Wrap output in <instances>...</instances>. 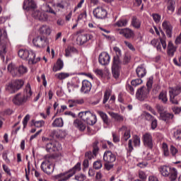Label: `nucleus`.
<instances>
[{
  "label": "nucleus",
  "mask_w": 181,
  "mask_h": 181,
  "mask_svg": "<svg viewBox=\"0 0 181 181\" xmlns=\"http://www.w3.org/2000/svg\"><path fill=\"white\" fill-rule=\"evenodd\" d=\"M114 52L116 53V56L113 59V64L112 66V73L115 78H118L119 77V73L121 72V66L122 62L119 59V57L122 56L121 49L117 47H115L113 48Z\"/></svg>",
  "instance_id": "f257e3e1"
},
{
  "label": "nucleus",
  "mask_w": 181,
  "mask_h": 181,
  "mask_svg": "<svg viewBox=\"0 0 181 181\" xmlns=\"http://www.w3.org/2000/svg\"><path fill=\"white\" fill-rule=\"evenodd\" d=\"M18 56L23 60H28V64H36L40 62V58H36V54L32 50L21 49L18 51Z\"/></svg>",
  "instance_id": "f03ea898"
},
{
  "label": "nucleus",
  "mask_w": 181,
  "mask_h": 181,
  "mask_svg": "<svg viewBox=\"0 0 181 181\" xmlns=\"http://www.w3.org/2000/svg\"><path fill=\"white\" fill-rule=\"evenodd\" d=\"M7 70L13 77H21V76L28 73V67L26 66L21 64L18 66L13 63L8 64Z\"/></svg>",
  "instance_id": "7ed1b4c3"
},
{
  "label": "nucleus",
  "mask_w": 181,
  "mask_h": 181,
  "mask_svg": "<svg viewBox=\"0 0 181 181\" xmlns=\"http://www.w3.org/2000/svg\"><path fill=\"white\" fill-rule=\"evenodd\" d=\"M158 170L162 176L168 177L170 181H175L177 179V170L175 168L162 165L158 168Z\"/></svg>",
  "instance_id": "20e7f679"
},
{
  "label": "nucleus",
  "mask_w": 181,
  "mask_h": 181,
  "mask_svg": "<svg viewBox=\"0 0 181 181\" xmlns=\"http://www.w3.org/2000/svg\"><path fill=\"white\" fill-rule=\"evenodd\" d=\"M42 148H45L47 152H57L62 149V145L57 141H50L49 138L42 137Z\"/></svg>",
  "instance_id": "39448f33"
},
{
  "label": "nucleus",
  "mask_w": 181,
  "mask_h": 181,
  "mask_svg": "<svg viewBox=\"0 0 181 181\" xmlns=\"http://www.w3.org/2000/svg\"><path fill=\"white\" fill-rule=\"evenodd\" d=\"M54 158L50 156H45V160L41 164V169L47 175H52L54 172Z\"/></svg>",
  "instance_id": "423d86ee"
},
{
  "label": "nucleus",
  "mask_w": 181,
  "mask_h": 181,
  "mask_svg": "<svg viewBox=\"0 0 181 181\" xmlns=\"http://www.w3.org/2000/svg\"><path fill=\"white\" fill-rule=\"evenodd\" d=\"M78 117L88 125H94L97 122V116L90 111L81 112Z\"/></svg>",
  "instance_id": "0eeeda50"
},
{
  "label": "nucleus",
  "mask_w": 181,
  "mask_h": 181,
  "mask_svg": "<svg viewBox=\"0 0 181 181\" xmlns=\"http://www.w3.org/2000/svg\"><path fill=\"white\" fill-rule=\"evenodd\" d=\"M25 82L22 79L11 81L6 86V90L12 94L16 93L18 90H21Z\"/></svg>",
  "instance_id": "6e6552de"
},
{
  "label": "nucleus",
  "mask_w": 181,
  "mask_h": 181,
  "mask_svg": "<svg viewBox=\"0 0 181 181\" xmlns=\"http://www.w3.org/2000/svg\"><path fill=\"white\" fill-rule=\"evenodd\" d=\"M181 93V86H175L174 88H170L169 89V95H170V101L172 104H179V100L180 98L179 97V94Z\"/></svg>",
  "instance_id": "1a4fd4ad"
},
{
  "label": "nucleus",
  "mask_w": 181,
  "mask_h": 181,
  "mask_svg": "<svg viewBox=\"0 0 181 181\" xmlns=\"http://www.w3.org/2000/svg\"><path fill=\"white\" fill-rule=\"evenodd\" d=\"M2 37L4 39L8 37L6 28H0V55L5 54L6 49H8V43L6 40H2Z\"/></svg>",
  "instance_id": "9d476101"
},
{
  "label": "nucleus",
  "mask_w": 181,
  "mask_h": 181,
  "mask_svg": "<svg viewBox=\"0 0 181 181\" xmlns=\"http://www.w3.org/2000/svg\"><path fill=\"white\" fill-rule=\"evenodd\" d=\"M32 16L33 18H35V19H37L41 22H46L48 18L47 14L41 10H33L32 12Z\"/></svg>",
  "instance_id": "9b49d317"
},
{
  "label": "nucleus",
  "mask_w": 181,
  "mask_h": 181,
  "mask_svg": "<svg viewBox=\"0 0 181 181\" xmlns=\"http://www.w3.org/2000/svg\"><path fill=\"white\" fill-rule=\"evenodd\" d=\"M107 13V10L103 7L99 6L93 10V15L97 19H105Z\"/></svg>",
  "instance_id": "f8f14e48"
},
{
  "label": "nucleus",
  "mask_w": 181,
  "mask_h": 181,
  "mask_svg": "<svg viewBox=\"0 0 181 181\" xmlns=\"http://www.w3.org/2000/svg\"><path fill=\"white\" fill-rule=\"evenodd\" d=\"M149 91V89L146 88V87H141L137 90L136 97L139 100V101H144V100L148 97Z\"/></svg>",
  "instance_id": "ddd939ff"
},
{
  "label": "nucleus",
  "mask_w": 181,
  "mask_h": 181,
  "mask_svg": "<svg viewBox=\"0 0 181 181\" xmlns=\"http://www.w3.org/2000/svg\"><path fill=\"white\" fill-rule=\"evenodd\" d=\"M117 160V156L110 151H107L103 154V160L106 163H114Z\"/></svg>",
  "instance_id": "4468645a"
},
{
  "label": "nucleus",
  "mask_w": 181,
  "mask_h": 181,
  "mask_svg": "<svg viewBox=\"0 0 181 181\" xmlns=\"http://www.w3.org/2000/svg\"><path fill=\"white\" fill-rule=\"evenodd\" d=\"M33 44L35 47H45L46 46V37L37 36L33 40Z\"/></svg>",
  "instance_id": "2eb2a0df"
},
{
  "label": "nucleus",
  "mask_w": 181,
  "mask_h": 181,
  "mask_svg": "<svg viewBox=\"0 0 181 181\" xmlns=\"http://www.w3.org/2000/svg\"><path fill=\"white\" fill-rule=\"evenodd\" d=\"M111 60V57H110V54L108 53L104 52L100 54L99 55V63L102 66H107L110 64V62Z\"/></svg>",
  "instance_id": "dca6fc26"
},
{
  "label": "nucleus",
  "mask_w": 181,
  "mask_h": 181,
  "mask_svg": "<svg viewBox=\"0 0 181 181\" xmlns=\"http://www.w3.org/2000/svg\"><path fill=\"white\" fill-rule=\"evenodd\" d=\"M162 28L163 30L165 31V33L168 37H172V32L173 30V27L170 22L168 21H164L162 23Z\"/></svg>",
  "instance_id": "f3484780"
},
{
  "label": "nucleus",
  "mask_w": 181,
  "mask_h": 181,
  "mask_svg": "<svg viewBox=\"0 0 181 181\" xmlns=\"http://www.w3.org/2000/svg\"><path fill=\"white\" fill-rule=\"evenodd\" d=\"M23 8L25 11H30V9H36L37 4L35 0H25Z\"/></svg>",
  "instance_id": "a211bd4d"
},
{
  "label": "nucleus",
  "mask_w": 181,
  "mask_h": 181,
  "mask_svg": "<svg viewBox=\"0 0 181 181\" xmlns=\"http://www.w3.org/2000/svg\"><path fill=\"white\" fill-rule=\"evenodd\" d=\"M26 101H28L26 96L21 93L17 94L13 99V103L16 105H21V104H23Z\"/></svg>",
  "instance_id": "6ab92c4d"
},
{
  "label": "nucleus",
  "mask_w": 181,
  "mask_h": 181,
  "mask_svg": "<svg viewBox=\"0 0 181 181\" xmlns=\"http://www.w3.org/2000/svg\"><path fill=\"white\" fill-rule=\"evenodd\" d=\"M143 141L145 146H148V148H152L153 146V144L152 141V135L148 133H146L143 135Z\"/></svg>",
  "instance_id": "aec40b11"
},
{
  "label": "nucleus",
  "mask_w": 181,
  "mask_h": 181,
  "mask_svg": "<svg viewBox=\"0 0 181 181\" xmlns=\"http://www.w3.org/2000/svg\"><path fill=\"white\" fill-rule=\"evenodd\" d=\"M81 91L84 94L90 93L91 91V83L87 80L83 81Z\"/></svg>",
  "instance_id": "412c9836"
},
{
  "label": "nucleus",
  "mask_w": 181,
  "mask_h": 181,
  "mask_svg": "<svg viewBox=\"0 0 181 181\" xmlns=\"http://www.w3.org/2000/svg\"><path fill=\"white\" fill-rule=\"evenodd\" d=\"M119 35H122L124 36L126 39H131V37H134V31L129 28H124L119 30Z\"/></svg>",
  "instance_id": "4be33fe9"
},
{
  "label": "nucleus",
  "mask_w": 181,
  "mask_h": 181,
  "mask_svg": "<svg viewBox=\"0 0 181 181\" xmlns=\"http://www.w3.org/2000/svg\"><path fill=\"white\" fill-rule=\"evenodd\" d=\"M73 176V174H71L69 171L68 173H63L59 174L58 175L55 176L56 181H66L69 180L70 177Z\"/></svg>",
  "instance_id": "5701e85b"
},
{
  "label": "nucleus",
  "mask_w": 181,
  "mask_h": 181,
  "mask_svg": "<svg viewBox=\"0 0 181 181\" xmlns=\"http://www.w3.org/2000/svg\"><path fill=\"white\" fill-rule=\"evenodd\" d=\"M119 131H122L123 132V136L122 139L123 141H127L131 138V132L129 131V129H128L125 126H122L120 129Z\"/></svg>",
  "instance_id": "b1692460"
},
{
  "label": "nucleus",
  "mask_w": 181,
  "mask_h": 181,
  "mask_svg": "<svg viewBox=\"0 0 181 181\" xmlns=\"http://www.w3.org/2000/svg\"><path fill=\"white\" fill-rule=\"evenodd\" d=\"M67 135V132L65 130H53L51 133V136L58 138V139H62Z\"/></svg>",
  "instance_id": "393cba45"
},
{
  "label": "nucleus",
  "mask_w": 181,
  "mask_h": 181,
  "mask_svg": "<svg viewBox=\"0 0 181 181\" xmlns=\"http://www.w3.org/2000/svg\"><path fill=\"white\" fill-rule=\"evenodd\" d=\"M136 72L140 78L145 77L146 76V68H145V65L139 66L136 69Z\"/></svg>",
  "instance_id": "a878e982"
},
{
  "label": "nucleus",
  "mask_w": 181,
  "mask_h": 181,
  "mask_svg": "<svg viewBox=\"0 0 181 181\" xmlns=\"http://www.w3.org/2000/svg\"><path fill=\"white\" fill-rule=\"evenodd\" d=\"M39 32L41 35H49L52 33V28L49 27V25H43L39 28Z\"/></svg>",
  "instance_id": "bb28decb"
},
{
  "label": "nucleus",
  "mask_w": 181,
  "mask_h": 181,
  "mask_svg": "<svg viewBox=\"0 0 181 181\" xmlns=\"http://www.w3.org/2000/svg\"><path fill=\"white\" fill-rule=\"evenodd\" d=\"M74 126L76 128H78V129H79V131H84L86 129V128H87V126L84 123H83V122H81V120H79L78 119L74 120Z\"/></svg>",
  "instance_id": "cd10ccee"
},
{
  "label": "nucleus",
  "mask_w": 181,
  "mask_h": 181,
  "mask_svg": "<svg viewBox=\"0 0 181 181\" xmlns=\"http://www.w3.org/2000/svg\"><path fill=\"white\" fill-rule=\"evenodd\" d=\"M33 94V92H32V88L30 87V83H27L25 90H24V95L25 98L28 100V98H30L32 97V95Z\"/></svg>",
  "instance_id": "c85d7f7f"
},
{
  "label": "nucleus",
  "mask_w": 181,
  "mask_h": 181,
  "mask_svg": "<svg viewBox=\"0 0 181 181\" xmlns=\"http://www.w3.org/2000/svg\"><path fill=\"white\" fill-rule=\"evenodd\" d=\"M64 125V123L63 122V119L62 118L55 119L52 124V126L54 128H62Z\"/></svg>",
  "instance_id": "c756f323"
},
{
  "label": "nucleus",
  "mask_w": 181,
  "mask_h": 181,
  "mask_svg": "<svg viewBox=\"0 0 181 181\" xmlns=\"http://www.w3.org/2000/svg\"><path fill=\"white\" fill-rule=\"evenodd\" d=\"M71 74L70 73H66V72H60L55 74L56 78L58 80H66V78H69Z\"/></svg>",
  "instance_id": "7c9ffc66"
},
{
  "label": "nucleus",
  "mask_w": 181,
  "mask_h": 181,
  "mask_svg": "<svg viewBox=\"0 0 181 181\" xmlns=\"http://www.w3.org/2000/svg\"><path fill=\"white\" fill-rule=\"evenodd\" d=\"M71 53H77V49H76L74 47L68 46L65 49L66 57H71Z\"/></svg>",
  "instance_id": "2f4dec72"
},
{
  "label": "nucleus",
  "mask_w": 181,
  "mask_h": 181,
  "mask_svg": "<svg viewBox=\"0 0 181 181\" xmlns=\"http://www.w3.org/2000/svg\"><path fill=\"white\" fill-rule=\"evenodd\" d=\"M151 44L154 47H156L158 52H162V42L160 41L159 42L158 40L153 39L151 40Z\"/></svg>",
  "instance_id": "473e14b6"
},
{
  "label": "nucleus",
  "mask_w": 181,
  "mask_h": 181,
  "mask_svg": "<svg viewBox=\"0 0 181 181\" xmlns=\"http://www.w3.org/2000/svg\"><path fill=\"white\" fill-rule=\"evenodd\" d=\"M63 66H64L63 61H62L61 59H59L57 62L56 64L54 65L52 70L54 72L60 71V70L63 69Z\"/></svg>",
  "instance_id": "72a5a7b5"
},
{
  "label": "nucleus",
  "mask_w": 181,
  "mask_h": 181,
  "mask_svg": "<svg viewBox=\"0 0 181 181\" xmlns=\"http://www.w3.org/2000/svg\"><path fill=\"white\" fill-rule=\"evenodd\" d=\"M98 114L100 115V117L102 118L104 124H106V125H110V120L108 119V116L107 114L103 111H98Z\"/></svg>",
  "instance_id": "f704fd0d"
},
{
  "label": "nucleus",
  "mask_w": 181,
  "mask_h": 181,
  "mask_svg": "<svg viewBox=\"0 0 181 181\" xmlns=\"http://www.w3.org/2000/svg\"><path fill=\"white\" fill-rule=\"evenodd\" d=\"M109 115H110L112 118H114V119L118 122L124 121V117L121 116V115L115 113L114 112H109Z\"/></svg>",
  "instance_id": "c9c22d12"
},
{
  "label": "nucleus",
  "mask_w": 181,
  "mask_h": 181,
  "mask_svg": "<svg viewBox=\"0 0 181 181\" xmlns=\"http://www.w3.org/2000/svg\"><path fill=\"white\" fill-rule=\"evenodd\" d=\"M81 170V163H77L76 165L69 172L72 176H74L76 175V173L80 172Z\"/></svg>",
  "instance_id": "e433bc0d"
},
{
  "label": "nucleus",
  "mask_w": 181,
  "mask_h": 181,
  "mask_svg": "<svg viewBox=\"0 0 181 181\" xmlns=\"http://www.w3.org/2000/svg\"><path fill=\"white\" fill-rule=\"evenodd\" d=\"M175 52L176 47L173 46V43H172V42H169L168 45V54H169V56H173Z\"/></svg>",
  "instance_id": "4c0bfd02"
},
{
  "label": "nucleus",
  "mask_w": 181,
  "mask_h": 181,
  "mask_svg": "<svg viewBox=\"0 0 181 181\" xmlns=\"http://www.w3.org/2000/svg\"><path fill=\"white\" fill-rule=\"evenodd\" d=\"M160 117L163 121H168V119H173V115L170 113H160Z\"/></svg>",
  "instance_id": "58836bf2"
},
{
  "label": "nucleus",
  "mask_w": 181,
  "mask_h": 181,
  "mask_svg": "<svg viewBox=\"0 0 181 181\" xmlns=\"http://www.w3.org/2000/svg\"><path fill=\"white\" fill-rule=\"evenodd\" d=\"M132 25L134 28H136V29H139V28H141V21L138 20L136 17H133Z\"/></svg>",
  "instance_id": "ea45409f"
},
{
  "label": "nucleus",
  "mask_w": 181,
  "mask_h": 181,
  "mask_svg": "<svg viewBox=\"0 0 181 181\" xmlns=\"http://www.w3.org/2000/svg\"><path fill=\"white\" fill-rule=\"evenodd\" d=\"M78 42H80V45H84V43L88 42L87 34L80 35L77 38Z\"/></svg>",
  "instance_id": "a19ab883"
},
{
  "label": "nucleus",
  "mask_w": 181,
  "mask_h": 181,
  "mask_svg": "<svg viewBox=\"0 0 181 181\" xmlns=\"http://www.w3.org/2000/svg\"><path fill=\"white\" fill-rule=\"evenodd\" d=\"M128 24V21L127 19H122L116 22L115 25L118 28H122L124 26H127Z\"/></svg>",
  "instance_id": "79ce46f5"
},
{
  "label": "nucleus",
  "mask_w": 181,
  "mask_h": 181,
  "mask_svg": "<svg viewBox=\"0 0 181 181\" xmlns=\"http://www.w3.org/2000/svg\"><path fill=\"white\" fill-rule=\"evenodd\" d=\"M33 125H34V127H35L36 128H42V127H45V121H43V120H38V121L33 120Z\"/></svg>",
  "instance_id": "37998d69"
},
{
  "label": "nucleus",
  "mask_w": 181,
  "mask_h": 181,
  "mask_svg": "<svg viewBox=\"0 0 181 181\" xmlns=\"http://www.w3.org/2000/svg\"><path fill=\"white\" fill-rule=\"evenodd\" d=\"M161 35L163 36L162 38H160V40L161 42V45H162V47L163 49V50H166V41L165 40L166 35H165V33H163V31H161Z\"/></svg>",
  "instance_id": "c03bdc74"
},
{
  "label": "nucleus",
  "mask_w": 181,
  "mask_h": 181,
  "mask_svg": "<svg viewBox=\"0 0 181 181\" xmlns=\"http://www.w3.org/2000/svg\"><path fill=\"white\" fill-rule=\"evenodd\" d=\"M173 137L176 141H181V129H177L173 132Z\"/></svg>",
  "instance_id": "a18cd8bd"
},
{
  "label": "nucleus",
  "mask_w": 181,
  "mask_h": 181,
  "mask_svg": "<svg viewBox=\"0 0 181 181\" xmlns=\"http://www.w3.org/2000/svg\"><path fill=\"white\" fill-rule=\"evenodd\" d=\"M159 100H160L163 103L168 102V96L165 91H163L160 93L158 96Z\"/></svg>",
  "instance_id": "49530a36"
},
{
  "label": "nucleus",
  "mask_w": 181,
  "mask_h": 181,
  "mask_svg": "<svg viewBox=\"0 0 181 181\" xmlns=\"http://www.w3.org/2000/svg\"><path fill=\"white\" fill-rule=\"evenodd\" d=\"M133 144L134 146H140L141 145V137L136 135L133 136Z\"/></svg>",
  "instance_id": "de8ad7c7"
},
{
  "label": "nucleus",
  "mask_w": 181,
  "mask_h": 181,
  "mask_svg": "<svg viewBox=\"0 0 181 181\" xmlns=\"http://www.w3.org/2000/svg\"><path fill=\"white\" fill-rule=\"evenodd\" d=\"M69 108H73V107H76V105H77V104H82V103H83V100H81V102L79 100H71L69 101Z\"/></svg>",
  "instance_id": "09e8293b"
},
{
  "label": "nucleus",
  "mask_w": 181,
  "mask_h": 181,
  "mask_svg": "<svg viewBox=\"0 0 181 181\" xmlns=\"http://www.w3.org/2000/svg\"><path fill=\"white\" fill-rule=\"evenodd\" d=\"M153 84V76H150L147 79V83H146L147 90H149V91H151V88H152V85Z\"/></svg>",
  "instance_id": "8fccbe9b"
},
{
  "label": "nucleus",
  "mask_w": 181,
  "mask_h": 181,
  "mask_svg": "<svg viewBox=\"0 0 181 181\" xmlns=\"http://www.w3.org/2000/svg\"><path fill=\"white\" fill-rule=\"evenodd\" d=\"M98 29H99V30L101 31L100 33L101 35H103V36H105L106 39H110V37L109 35H105V34H104V33H110V30H106L103 27H98Z\"/></svg>",
  "instance_id": "3c124183"
},
{
  "label": "nucleus",
  "mask_w": 181,
  "mask_h": 181,
  "mask_svg": "<svg viewBox=\"0 0 181 181\" xmlns=\"http://www.w3.org/2000/svg\"><path fill=\"white\" fill-rule=\"evenodd\" d=\"M162 149L163 151L164 156H169V148H168V144L165 143L163 144Z\"/></svg>",
  "instance_id": "603ef678"
},
{
  "label": "nucleus",
  "mask_w": 181,
  "mask_h": 181,
  "mask_svg": "<svg viewBox=\"0 0 181 181\" xmlns=\"http://www.w3.org/2000/svg\"><path fill=\"white\" fill-rule=\"evenodd\" d=\"M152 18L156 23H159L160 22L161 16L158 13L152 14Z\"/></svg>",
  "instance_id": "864d4df0"
},
{
  "label": "nucleus",
  "mask_w": 181,
  "mask_h": 181,
  "mask_svg": "<svg viewBox=\"0 0 181 181\" xmlns=\"http://www.w3.org/2000/svg\"><path fill=\"white\" fill-rule=\"evenodd\" d=\"M93 168L96 170L101 169V168H103V163H101V160L95 161L93 163Z\"/></svg>",
  "instance_id": "5fc2aeb1"
},
{
  "label": "nucleus",
  "mask_w": 181,
  "mask_h": 181,
  "mask_svg": "<svg viewBox=\"0 0 181 181\" xmlns=\"http://www.w3.org/2000/svg\"><path fill=\"white\" fill-rule=\"evenodd\" d=\"M93 73H95V74H96V76H98L99 77H103V76H104V72L102 69H93Z\"/></svg>",
  "instance_id": "6e6d98bb"
},
{
  "label": "nucleus",
  "mask_w": 181,
  "mask_h": 181,
  "mask_svg": "<svg viewBox=\"0 0 181 181\" xmlns=\"http://www.w3.org/2000/svg\"><path fill=\"white\" fill-rule=\"evenodd\" d=\"M131 83H132V86L136 87V86H139V84H142V79L141 78L134 79L132 81Z\"/></svg>",
  "instance_id": "4d7b16f0"
},
{
  "label": "nucleus",
  "mask_w": 181,
  "mask_h": 181,
  "mask_svg": "<svg viewBox=\"0 0 181 181\" xmlns=\"http://www.w3.org/2000/svg\"><path fill=\"white\" fill-rule=\"evenodd\" d=\"M75 180L77 181H84L86 180V175L83 174H78L75 175Z\"/></svg>",
  "instance_id": "13d9d810"
},
{
  "label": "nucleus",
  "mask_w": 181,
  "mask_h": 181,
  "mask_svg": "<svg viewBox=\"0 0 181 181\" xmlns=\"http://www.w3.org/2000/svg\"><path fill=\"white\" fill-rule=\"evenodd\" d=\"M2 168H3V170H4L5 173L8 175V176H12V173H11V169H9V167H8L5 164H3Z\"/></svg>",
  "instance_id": "bf43d9fd"
},
{
  "label": "nucleus",
  "mask_w": 181,
  "mask_h": 181,
  "mask_svg": "<svg viewBox=\"0 0 181 181\" xmlns=\"http://www.w3.org/2000/svg\"><path fill=\"white\" fill-rule=\"evenodd\" d=\"M112 135L113 138V142H115V144H117V142H119V135H118L115 132H112Z\"/></svg>",
  "instance_id": "052dcab7"
},
{
  "label": "nucleus",
  "mask_w": 181,
  "mask_h": 181,
  "mask_svg": "<svg viewBox=\"0 0 181 181\" xmlns=\"http://www.w3.org/2000/svg\"><path fill=\"white\" fill-rule=\"evenodd\" d=\"M57 8H59L60 9H64V6H66V1H59L56 4Z\"/></svg>",
  "instance_id": "680f3d73"
},
{
  "label": "nucleus",
  "mask_w": 181,
  "mask_h": 181,
  "mask_svg": "<svg viewBox=\"0 0 181 181\" xmlns=\"http://www.w3.org/2000/svg\"><path fill=\"white\" fill-rule=\"evenodd\" d=\"M29 119H30V116H29V115H27L23 121V125L24 127V128H26V125H28V122L29 121Z\"/></svg>",
  "instance_id": "e2e57ef3"
},
{
  "label": "nucleus",
  "mask_w": 181,
  "mask_h": 181,
  "mask_svg": "<svg viewBox=\"0 0 181 181\" xmlns=\"http://www.w3.org/2000/svg\"><path fill=\"white\" fill-rule=\"evenodd\" d=\"M130 60H131V56L128 54H126L123 59L124 64H127V63H129Z\"/></svg>",
  "instance_id": "0e129e2a"
},
{
  "label": "nucleus",
  "mask_w": 181,
  "mask_h": 181,
  "mask_svg": "<svg viewBox=\"0 0 181 181\" xmlns=\"http://www.w3.org/2000/svg\"><path fill=\"white\" fill-rule=\"evenodd\" d=\"M170 153H172L173 156H175V155H176V153H177V152H179L177 148H176V147H175L174 146H170Z\"/></svg>",
  "instance_id": "69168bd1"
},
{
  "label": "nucleus",
  "mask_w": 181,
  "mask_h": 181,
  "mask_svg": "<svg viewBox=\"0 0 181 181\" xmlns=\"http://www.w3.org/2000/svg\"><path fill=\"white\" fill-rule=\"evenodd\" d=\"M158 127V120L156 119H153L151 120V129H156V127Z\"/></svg>",
  "instance_id": "338daca9"
},
{
  "label": "nucleus",
  "mask_w": 181,
  "mask_h": 181,
  "mask_svg": "<svg viewBox=\"0 0 181 181\" xmlns=\"http://www.w3.org/2000/svg\"><path fill=\"white\" fill-rule=\"evenodd\" d=\"M110 99V93L108 92H105L103 97V104H105L107 101Z\"/></svg>",
  "instance_id": "774afa93"
}]
</instances>
